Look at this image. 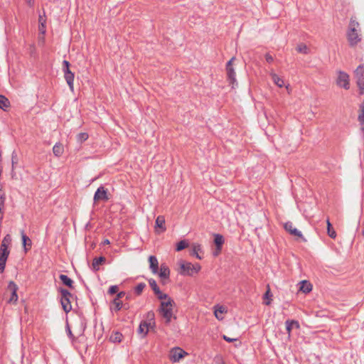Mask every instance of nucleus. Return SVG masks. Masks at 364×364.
<instances>
[{
	"instance_id": "nucleus-4",
	"label": "nucleus",
	"mask_w": 364,
	"mask_h": 364,
	"mask_svg": "<svg viewBox=\"0 0 364 364\" xmlns=\"http://www.w3.org/2000/svg\"><path fill=\"white\" fill-rule=\"evenodd\" d=\"M59 291L61 294L60 303L65 313H68L72 309L70 298L73 297L72 294L65 289L60 288Z\"/></svg>"
},
{
	"instance_id": "nucleus-37",
	"label": "nucleus",
	"mask_w": 364,
	"mask_h": 364,
	"mask_svg": "<svg viewBox=\"0 0 364 364\" xmlns=\"http://www.w3.org/2000/svg\"><path fill=\"white\" fill-rule=\"evenodd\" d=\"M77 139L78 141L82 143L88 139V134L85 132L80 133L77 134Z\"/></svg>"
},
{
	"instance_id": "nucleus-2",
	"label": "nucleus",
	"mask_w": 364,
	"mask_h": 364,
	"mask_svg": "<svg viewBox=\"0 0 364 364\" xmlns=\"http://www.w3.org/2000/svg\"><path fill=\"white\" fill-rule=\"evenodd\" d=\"M178 264L179 266L178 274L183 276H193L201 269L198 263L192 264L183 259L179 260Z\"/></svg>"
},
{
	"instance_id": "nucleus-26",
	"label": "nucleus",
	"mask_w": 364,
	"mask_h": 364,
	"mask_svg": "<svg viewBox=\"0 0 364 364\" xmlns=\"http://www.w3.org/2000/svg\"><path fill=\"white\" fill-rule=\"evenodd\" d=\"M149 328L150 326L148 325L147 321H142L139 326L138 331L139 333H143L144 336H146L148 333Z\"/></svg>"
},
{
	"instance_id": "nucleus-40",
	"label": "nucleus",
	"mask_w": 364,
	"mask_h": 364,
	"mask_svg": "<svg viewBox=\"0 0 364 364\" xmlns=\"http://www.w3.org/2000/svg\"><path fill=\"white\" fill-rule=\"evenodd\" d=\"M63 71L64 74L71 72L70 70V63L66 60L63 61Z\"/></svg>"
},
{
	"instance_id": "nucleus-11",
	"label": "nucleus",
	"mask_w": 364,
	"mask_h": 364,
	"mask_svg": "<svg viewBox=\"0 0 364 364\" xmlns=\"http://www.w3.org/2000/svg\"><path fill=\"white\" fill-rule=\"evenodd\" d=\"M284 228L291 235L303 238L301 232L293 226V223L291 222L286 223L284 225Z\"/></svg>"
},
{
	"instance_id": "nucleus-17",
	"label": "nucleus",
	"mask_w": 364,
	"mask_h": 364,
	"mask_svg": "<svg viewBox=\"0 0 364 364\" xmlns=\"http://www.w3.org/2000/svg\"><path fill=\"white\" fill-rule=\"evenodd\" d=\"M299 290L305 294L309 293L312 290V285L309 282L304 280L300 282Z\"/></svg>"
},
{
	"instance_id": "nucleus-1",
	"label": "nucleus",
	"mask_w": 364,
	"mask_h": 364,
	"mask_svg": "<svg viewBox=\"0 0 364 364\" xmlns=\"http://www.w3.org/2000/svg\"><path fill=\"white\" fill-rule=\"evenodd\" d=\"M347 39L350 47H354L362 41L361 30L359 23L354 18H350L346 33Z\"/></svg>"
},
{
	"instance_id": "nucleus-6",
	"label": "nucleus",
	"mask_w": 364,
	"mask_h": 364,
	"mask_svg": "<svg viewBox=\"0 0 364 364\" xmlns=\"http://www.w3.org/2000/svg\"><path fill=\"white\" fill-rule=\"evenodd\" d=\"M357 85L359 88V94H364V65H360L355 70Z\"/></svg>"
},
{
	"instance_id": "nucleus-10",
	"label": "nucleus",
	"mask_w": 364,
	"mask_h": 364,
	"mask_svg": "<svg viewBox=\"0 0 364 364\" xmlns=\"http://www.w3.org/2000/svg\"><path fill=\"white\" fill-rule=\"evenodd\" d=\"M109 199L107 196V191L103 186L99 187L94 195V200H104L106 201Z\"/></svg>"
},
{
	"instance_id": "nucleus-39",
	"label": "nucleus",
	"mask_w": 364,
	"mask_h": 364,
	"mask_svg": "<svg viewBox=\"0 0 364 364\" xmlns=\"http://www.w3.org/2000/svg\"><path fill=\"white\" fill-rule=\"evenodd\" d=\"M149 284L154 293L159 289V287L154 279H150L149 280Z\"/></svg>"
},
{
	"instance_id": "nucleus-29",
	"label": "nucleus",
	"mask_w": 364,
	"mask_h": 364,
	"mask_svg": "<svg viewBox=\"0 0 364 364\" xmlns=\"http://www.w3.org/2000/svg\"><path fill=\"white\" fill-rule=\"evenodd\" d=\"M201 250V247L198 244H194L193 245V250L191 253V255L196 256L198 259H201V257L198 255V252Z\"/></svg>"
},
{
	"instance_id": "nucleus-41",
	"label": "nucleus",
	"mask_w": 364,
	"mask_h": 364,
	"mask_svg": "<svg viewBox=\"0 0 364 364\" xmlns=\"http://www.w3.org/2000/svg\"><path fill=\"white\" fill-rule=\"evenodd\" d=\"M18 298L17 292H14L11 294V297L7 302L9 304H16L18 301Z\"/></svg>"
},
{
	"instance_id": "nucleus-32",
	"label": "nucleus",
	"mask_w": 364,
	"mask_h": 364,
	"mask_svg": "<svg viewBox=\"0 0 364 364\" xmlns=\"http://www.w3.org/2000/svg\"><path fill=\"white\" fill-rule=\"evenodd\" d=\"M11 243V237L9 234H7L1 241V246L9 247Z\"/></svg>"
},
{
	"instance_id": "nucleus-44",
	"label": "nucleus",
	"mask_w": 364,
	"mask_h": 364,
	"mask_svg": "<svg viewBox=\"0 0 364 364\" xmlns=\"http://www.w3.org/2000/svg\"><path fill=\"white\" fill-rule=\"evenodd\" d=\"M117 291H118V287L117 285H113L109 288L108 293L110 294H114L117 293Z\"/></svg>"
},
{
	"instance_id": "nucleus-27",
	"label": "nucleus",
	"mask_w": 364,
	"mask_h": 364,
	"mask_svg": "<svg viewBox=\"0 0 364 364\" xmlns=\"http://www.w3.org/2000/svg\"><path fill=\"white\" fill-rule=\"evenodd\" d=\"M9 106V100L5 96L0 95V109L6 110Z\"/></svg>"
},
{
	"instance_id": "nucleus-54",
	"label": "nucleus",
	"mask_w": 364,
	"mask_h": 364,
	"mask_svg": "<svg viewBox=\"0 0 364 364\" xmlns=\"http://www.w3.org/2000/svg\"><path fill=\"white\" fill-rule=\"evenodd\" d=\"M26 1L28 2V4H29L30 5L33 3V0H26Z\"/></svg>"
},
{
	"instance_id": "nucleus-20",
	"label": "nucleus",
	"mask_w": 364,
	"mask_h": 364,
	"mask_svg": "<svg viewBox=\"0 0 364 364\" xmlns=\"http://www.w3.org/2000/svg\"><path fill=\"white\" fill-rule=\"evenodd\" d=\"M270 75L272 77V79L273 82L279 87H282L284 85L283 79H282L280 77H279L276 73L274 72L270 73Z\"/></svg>"
},
{
	"instance_id": "nucleus-5",
	"label": "nucleus",
	"mask_w": 364,
	"mask_h": 364,
	"mask_svg": "<svg viewBox=\"0 0 364 364\" xmlns=\"http://www.w3.org/2000/svg\"><path fill=\"white\" fill-rule=\"evenodd\" d=\"M235 60V58L232 57L226 64V73L228 80L232 87L234 88L235 85H237L236 74L233 68V62Z\"/></svg>"
},
{
	"instance_id": "nucleus-34",
	"label": "nucleus",
	"mask_w": 364,
	"mask_h": 364,
	"mask_svg": "<svg viewBox=\"0 0 364 364\" xmlns=\"http://www.w3.org/2000/svg\"><path fill=\"white\" fill-rule=\"evenodd\" d=\"M18 286L12 281H11L7 287V290L11 292V294H13L14 292H17L18 291Z\"/></svg>"
},
{
	"instance_id": "nucleus-12",
	"label": "nucleus",
	"mask_w": 364,
	"mask_h": 364,
	"mask_svg": "<svg viewBox=\"0 0 364 364\" xmlns=\"http://www.w3.org/2000/svg\"><path fill=\"white\" fill-rule=\"evenodd\" d=\"M149 267L154 274H156L159 272V262L158 259L155 256H150L149 257Z\"/></svg>"
},
{
	"instance_id": "nucleus-36",
	"label": "nucleus",
	"mask_w": 364,
	"mask_h": 364,
	"mask_svg": "<svg viewBox=\"0 0 364 364\" xmlns=\"http://www.w3.org/2000/svg\"><path fill=\"white\" fill-rule=\"evenodd\" d=\"M154 294L159 300L166 299L167 301L168 300V298H170L168 294L162 293L160 289L158 291H156Z\"/></svg>"
},
{
	"instance_id": "nucleus-16",
	"label": "nucleus",
	"mask_w": 364,
	"mask_h": 364,
	"mask_svg": "<svg viewBox=\"0 0 364 364\" xmlns=\"http://www.w3.org/2000/svg\"><path fill=\"white\" fill-rule=\"evenodd\" d=\"M156 228H158L161 230V232H165L166 228L165 226V218L163 215H159L156 218L155 221Z\"/></svg>"
},
{
	"instance_id": "nucleus-25",
	"label": "nucleus",
	"mask_w": 364,
	"mask_h": 364,
	"mask_svg": "<svg viewBox=\"0 0 364 364\" xmlns=\"http://www.w3.org/2000/svg\"><path fill=\"white\" fill-rule=\"evenodd\" d=\"M326 224H327V233L328 236L333 239H335L336 237V232L334 230V229L332 227L331 223H330V220L328 218L326 220Z\"/></svg>"
},
{
	"instance_id": "nucleus-47",
	"label": "nucleus",
	"mask_w": 364,
	"mask_h": 364,
	"mask_svg": "<svg viewBox=\"0 0 364 364\" xmlns=\"http://www.w3.org/2000/svg\"><path fill=\"white\" fill-rule=\"evenodd\" d=\"M223 339L229 343H231V342H233L235 341H236L235 338H229L227 336L224 335L223 336Z\"/></svg>"
},
{
	"instance_id": "nucleus-8",
	"label": "nucleus",
	"mask_w": 364,
	"mask_h": 364,
	"mask_svg": "<svg viewBox=\"0 0 364 364\" xmlns=\"http://www.w3.org/2000/svg\"><path fill=\"white\" fill-rule=\"evenodd\" d=\"M186 355H187V353L186 351H184L179 347H176L172 348L171 350L170 351L169 358L172 362L176 363L178 362Z\"/></svg>"
},
{
	"instance_id": "nucleus-35",
	"label": "nucleus",
	"mask_w": 364,
	"mask_h": 364,
	"mask_svg": "<svg viewBox=\"0 0 364 364\" xmlns=\"http://www.w3.org/2000/svg\"><path fill=\"white\" fill-rule=\"evenodd\" d=\"M21 237H22V242H23V245L25 247V250H26V245H27V242H28V245L31 247V241L30 240V238L24 234L23 231H22L21 232Z\"/></svg>"
},
{
	"instance_id": "nucleus-24",
	"label": "nucleus",
	"mask_w": 364,
	"mask_h": 364,
	"mask_svg": "<svg viewBox=\"0 0 364 364\" xmlns=\"http://www.w3.org/2000/svg\"><path fill=\"white\" fill-rule=\"evenodd\" d=\"M63 151L64 148L60 143H56L53 147V152L55 156H60Z\"/></svg>"
},
{
	"instance_id": "nucleus-18",
	"label": "nucleus",
	"mask_w": 364,
	"mask_h": 364,
	"mask_svg": "<svg viewBox=\"0 0 364 364\" xmlns=\"http://www.w3.org/2000/svg\"><path fill=\"white\" fill-rule=\"evenodd\" d=\"M106 259L105 257H95L92 260V267L95 271L99 270V266L105 262Z\"/></svg>"
},
{
	"instance_id": "nucleus-3",
	"label": "nucleus",
	"mask_w": 364,
	"mask_h": 364,
	"mask_svg": "<svg viewBox=\"0 0 364 364\" xmlns=\"http://www.w3.org/2000/svg\"><path fill=\"white\" fill-rule=\"evenodd\" d=\"M175 302L171 298L167 301H161L159 309V314L165 319L166 324H169L173 317V306Z\"/></svg>"
},
{
	"instance_id": "nucleus-7",
	"label": "nucleus",
	"mask_w": 364,
	"mask_h": 364,
	"mask_svg": "<svg viewBox=\"0 0 364 364\" xmlns=\"http://www.w3.org/2000/svg\"><path fill=\"white\" fill-rule=\"evenodd\" d=\"M9 254L10 250L8 247L0 246V274L4 272L6 260Z\"/></svg>"
},
{
	"instance_id": "nucleus-19",
	"label": "nucleus",
	"mask_w": 364,
	"mask_h": 364,
	"mask_svg": "<svg viewBox=\"0 0 364 364\" xmlns=\"http://www.w3.org/2000/svg\"><path fill=\"white\" fill-rule=\"evenodd\" d=\"M59 278L60 279V281L62 282V283L68 287L69 288H71L73 289V281L69 277H68L67 275L65 274H60L59 276Z\"/></svg>"
},
{
	"instance_id": "nucleus-49",
	"label": "nucleus",
	"mask_w": 364,
	"mask_h": 364,
	"mask_svg": "<svg viewBox=\"0 0 364 364\" xmlns=\"http://www.w3.org/2000/svg\"><path fill=\"white\" fill-rule=\"evenodd\" d=\"M67 329H68V336L72 338V339H74V336L73 335L70 328H69V326L68 325L67 326Z\"/></svg>"
},
{
	"instance_id": "nucleus-56",
	"label": "nucleus",
	"mask_w": 364,
	"mask_h": 364,
	"mask_svg": "<svg viewBox=\"0 0 364 364\" xmlns=\"http://www.w3.org/2000/svg\"><path fill=\"white\" fill-rule=\"evenodd\" d=\"M126 309H127L129 307L127 306H124Z\"/></svg>"
},
{
	"instance_id": "nucleus-22",
	"label": "nucleus",
	"mask_w": 364,
	"mask_h": 364,
	"mask_svg": "<svg viewBox=\"0 0 364 364\" xmlns=\"http://www.w3.org/2000/svg\"><path fill=\"white\" fill-rule=\"evenodd\" d=\"M215 311H214V314L215 316V317L218 319V320H222L223 318V316H221V314H223V313L226 312V309L225 307L223 306H215Z\"/></svg>"
},
{
	"instance_id": "nucleus-55",
	"label": "nucleus",
	"mask_w": 364,
	"mask_h": 364,
	"mask_svg": "<svg viewBox=\"0 0 364 364\" xmlns=\"http://www.w3.org/2000/svg\"><path fill=\"white\" fill-rule=\"evenodd\" d=\"M361 234H362V235L364 237V229L362 230Z\"/></svg>"
},
{
	"instance_id": "nucleus-43",
	"label": "nucleus",
	"mask_w": 364,
	"mask_h": 364,
	"mask_svg": "<svg viewBox=\"0 0 364 364\" xmlns=\"http://www.w3.org/2000/svg\"><path fill=\"white\" fill-rule=\"evenodd\" d=\"M17 163H18V157H17L16 154L14 151L12 153V156H11L12 169L14 168V165L16 164Z\"/></svg>"
},
{
	"instance_id": "nucleus-46",
	"label": "nucleus",
	"mask_w": 364,
	"mask_h": 364,
	"mask_svg": "<svg viewBox=\"0 0 364 364\" xmlns=\"http://www.w3.org/2000/svg\"><path fill=\"white\" fill-rule=\"evenodd\" d=\"M39 31L41 33L44 34L45 32H46V26H45V23H42V24H41L39 26Z\"/></svg>"
},
{
	"instance_id": "nucleus-21",
	"label": "nucleus",
	"mask_w": 364,
	"mask_h": 364,
	"mask_svg": "<svg viewBox=\"0 0 364 364\" xmlns=\"http://www.w3.org/2000/svg\"><path fill=\"white\" fill-rule=\"evenodd\" d=\"M214 242L216 245L217 250L218 251H220L221 248H222V245L224 243V238H223V235H221L220 234H215V238H214Z\"/></svg>"
},
{
	"instance_id": "nucleus-33",
	"label": "nucleus",
	"mask_w": 364,
	"mask_h": 364,
	"mask_svg": "<svg viewBox=\"0 0 364 364\" xmlns=\"http://www.w3.org/2000/svg\"><path fill=\"white\" fill-rule=\"evenodd\" d=\"M112 304L114 305V310L117 311L121 310L123 307L122 302L118 298H114Z\"/></svg>"
},
{
	"instance_id": "nucleus-23",
	"label": "nucleus",
	"mask_w": 364,
	"mask_h": 364,
	"mask_svg": "<svg viewBox=\"0 0 364 364\" xmlns=\"http://www.w3.org/2000/svg\"><path fill=\"white\" fill-rule=\"evenodd\" d=\"M123 336L119 331L113 332L110 337L109 341L112 343H120L122 341Z\"/></svg>"
},
{
	"instance_id": "nucleus-53",
	"label": "nucleus",
	"mask_w": 364,
	"mask_h": 364,
	"mask_svg": "<svg viewBox=\"0 0 364 364\" xmlns=\"http://www.w3.org/2000/svg\"><path fill=\"white\" fill-rule=\"evenodd\" d=\"M103 244H105V245H108V244H109V240H107V239L105 240H104V242H103Z\"/></svg>"
},
{
	"instance_id": "nucleus-13",
	"label": "nucleus",
	"mask_w": 364,
	"mask_h": 364,
	"mask_svg": "<svg viewBox=\"0 0 364 364\" xmlns=\"http://www.w3.org/2000/svg\"><path fill=\"white\" fill-rule=\"evenodd\" d=\"M286 330L289 336L291 335V331L293 327L296 328H299L300 326L297 321L295 320H287L285 322Z\"/></svg>"
},
{
	"instance_id": "nucleus-50",
	"label": "nucleus",
	"mask_w": 364,
	"mask_h": 364,
	"mask_svg": "<svg viewBox=\"0 0 364 364\" xmlns=\"http://www.w3.org/2000/svg\"><path fill=\"white\" fill-rule=\"evenodd\" d=\"M4 202H5V198H0V210H2V208H4Z\"/></svg>"
},
{
	"instance_id": "nucleus-31",
	"label": "nucleus",
	"mask_w": 364,
	"mask_h": 364,
	"mask_svg": "<svg viewBox=\"0 0 364 364\" xmlns=\"http://www.w3.org/2000/svg\"><path fill=\"white\" fill-rule=\"evenodd\" d=\"M188 246V243L187 242L186 240H181L179 242H178L176 244V250L178 252L181 251V250H184L186 247H187Z\"/></svg>"
},
{
	"instance_id": "nucleus-14",
	"label": "nucleus",
	"mask_w": 364,
	"mask_h": 364,
	"mask_svg": "<svg viewBox=\"0 0 364 364\" xmlns=\"http://www.w3.org/2000/svg\"><path fill=\"white\" fill-rule=\"evenodd\" d=\"M159 275L163 279H168L170 275V269L168 267L164 264H161Z\"/></svg>"
},
{
	"instance_id": "nucleus-38",
	"label": "nucleus",
	"mask_w": 364,
	"mask_h": 364,
	"mask_svg": "<svg viewBox=\"0 0 364 364\" xmlns=\"http://www.w3.org/2000/svg\"><path fill=\"white\" fill-rule=\"evenodd\" d=\"M272 295L270 293V290H269V289H268L264 295V299H267V301H264V304L266 305H269L271 304L270 297H272Z\"/></svg>"
},
{
	"instance_id": "nucleus-28",
	"label": "nucleus",
	"mask_w": 364,
	"mask_h": 364,
	"mask_svg": "<svg viewBox=\"0 0 364 364\" xmlns=\"http://www.w3.org/2000/svg\"><path fill=\"white\" fill-rule=\"evenodd\" d=\"M154 318H155V314L153 311H150L146 314V318L147 320L146 321L148 323V325L150 327H152V326H154V324H155Z\"/></svg>"
},
{
	"instance_id": "nucleus-15",
	"label": "nucleus",
	"mask_w": 364,
	"mask_h": 364,
	"mask_svg": "<svg viewBox=\"0 0 364 364\" xmlns=\"http://www.w3.org/2000/svg\"><path fill=\"white\" fill-rule=\"evenodd\" d=\"M65 80H66V82L68 83L69 88L71 91L74 90V73L73 72L65 73L64 74Z\"/></svg>"
},
{
	"instance_id": "nucleus-9",
	"label": "nucleus",
	"mask_w": 364,
	"mask_h": 364,
	"mask_svg": "<svg viewBox=\"0 0 364 364\" xmlns=\"http://www.w3.org/2000/svg\"><path fill=\"white\" fill-rule=\"evenodd\" d=\"M337 85L346 90H348L350 88L349 75L345 72L340 71L337 78Z\"/></svg>"
},
{
	"instance_id": "nucleus-45",
	"label": "nucleus",
	"mask_w": 364,
	"mask_h": 364,
	"mask_svg": "<svg viewBox=\"0 0 364 364\" xmlns=\"http://www.w3.org/2000/svg\"><path fill=\"white\" fill-rule=\"evenodd\" d=\"M265 59H266L267 62H268L269 63H271L274 60L273 57L271 55H269V53H267L265 55Z\"/></svg>"
},
{
	"instance_id": "nucleus-51",
	"label": "nucleus",
	"mask_w": 364,
	"mask_h": 364,
	"mask_svg": "<svg viewBox=\"0 0 364 364\" xmlns=\"http://www.w3.org/2000/svg\"><path fill=\"white\" fill-rule=\"evenodd\" d=\"M38 21H39L40 24H42V23H46V20L41 15L39 16Z\"/></svg>"
},
{
	"instance_id": "nucleus-42",
	"label": "nucleus",
	"mask_w": 364,
	"mask_h": 364,
	"mask_svg": "<svg viewBox=\"0 0 364 364\" xmlns=\"http://www.w3.org/2000/svg\"><path fill=\"white\" fill-rule=\"evenodd\" d=\"M296 50L299 53H307L308 48L304 44H300V45L298 46Z\"/></svg>"
},
{
	"instance_id": "nucleus-48",
	"label": "nucleus",
	"mask_w": 364,
	"mask_h": 364,
	"mask_svg": "<svg viewBox=\"0 0 364 364\" xmlns=\"http://www.w3.org/2000/svg\"><path fill=\"white\" fill-rule=\"evenodd\" d=\"M124 296H125V292L120 291L117 294V296L115 298H118V299L120 300V299L122 298Z\"/></svg>"
},
{
	"instance_id": "nucleus-52",
	"label": "nucleus",
	"mask_w": 364,
	"mask_h": 364,
	"mask_svg": "<svg viewBox=\"0 0 364 364\" xmlns=\"http://www.w3.org/2000/svg\"><path fill=\"white\" fill-rule=\"evenodd\" d=\"M5 198V194L2 190V188L0 186V198Z\"/></svg>"
},
{
	"instance_id": "nucleus-30",
	"label": "nucleus",
	"mask_w": 364,
	"mask_h": 364,
	"mask_svg": "<svg viewBox=\"0 0 364 364\" xmlns=\"http://www.w3.org/2000/svg\"><path fill=\"white\" fill-rule=\"evenodd\" d=\"M145 287H146L145 283L141 282V283L138 284L134 288V293L136 294V295H137V296L141 295Z\"/></svg>"
}]
</instances>
